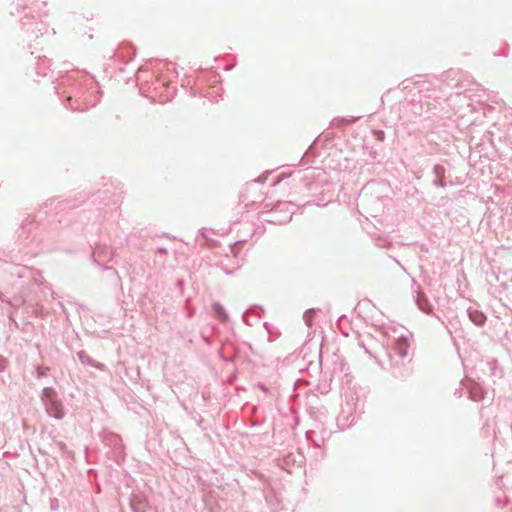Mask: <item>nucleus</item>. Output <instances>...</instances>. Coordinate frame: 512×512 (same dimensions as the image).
Instances as JSON below:
<instances>
[{
  "mask_svg": "<svg viewBox=\"0 0 512 512\" xmlns=\"http://www.w3.org/2000/svg\"><path fill=\"white\" fill-rule=\"evenodd\" d=\"M346 319V316L345 315H341L339 318H338V322H341L343 320Z\"/></svg>",
  "mask_w": 512,
  "mask_h": 512,
  "instance_id": "c85d7f7f",
  "label": "nucleus"
},
{
  "mask_svg": "<svg viewBox=\"0 0 512 512\" xmlns=\"http://www.w3.org/2000/svg\"><path fill=\"white\" fill-rule=\"evenodd\" d=\"M76 355L82 364L91 366L100 371L105 370V365L103 363L95 361L93 358L88 356L85 351L80 350L76 353Z\"/></svg>",
  "mask_w": 512,
  "mask_h": 512,
  "instance_id": "f8f14e48",
  "label": "nucleus"
},
{
  "mask_svg": "<svg viewBox=\"0 0 512 512\" xmlns=\"http://www.w3.org/2000/svg\"><path fill=\"white\" fill-rule=\"evenodd\" d=\"M33 52L30 53V59L28 60L32 66V69L36 76L46 77L52 70L50 69L51 60L46 56L33 57Z\"/></svg>",
  "mask_w": 512,
  "mask_h": 512,
  "instance_id": "1a4fd4ad",
  "label": "nucleus"
},
{
  "mask_svg": "<svg viewBox=\"0 0 512 512\" xmlns=\"http://www.w3.org/2000/svg\"><path fill=\"white\" fill-rule=\"evenodd\" d=\"M377 245L382 246V247H385V246H386V241L379 242Z\"/></svg>",
  "mask_w": 512,
  "mask_h": 512,
  "instance_id": "c756f323",
  "label": "nucleus"
},
{
  "mask_svg": "<svg viewBox=\"0 0 512 512\" xmlns=\"http://www.w3.org/2000/svg\"><path fill=\"white\" fill-rule=\"evenodd\" d=\"M100 438L102 440V443L105 446L112 449L113 454L115 456H120L123 454L124 445H123L122 438L120 437V435H118L114 432L105 430L100 434Z\"/></svg>",
  "mask_w": 512,
  "mask_h": 512,
  "instance_id": "0eeeda50",
  "label": "nucleus"
},
{
  "mask_svg": "<svg viewBox=\"0 0 512 512\" xmlns=\"http://www.w3.org/2000/svg\"><path fill=\"white\" fill-rule=\"evenodd\" d=\"M412 281V287L414 289V292L416 293L415 302L418 308L426 314H431L433 311V305L430 303L425 293L421 290L420 285H418L414 279Z\"/></svg>",
  "mask_w": 512,
  "mask_h": 512,
  "instance_id": "9d476101",
  "label": "nucleus"
},
{
  "mask_svg": "<svg viewBox=\"0 0 512 512\" xmlns=\"http://www.w3.org/2000/svg\"><path fill=\"white\" fill-rule=\"evenodd\" d=\"M114 252L110 247L103 244H98L94 248L92 252L93 262L98 265L102 270L110 271L113 275L117 276V271L110 266L103 265L104 262L111 261L113 258Z\"/></svg>",
  "mask_w": 512,
  "mask_h": 512,
  "instance_id": "423d86ee",
  "label": "nucleus"
},
{
  "mask_svg": "<svg viewBox=\"0 0 512 512\" xmlns=\"http://www.w3.org/2000/svg\"><path fill=\"white\" fill-rule=\"evenodd\" d=\"M496 503H497V505H499V504H500V500H499V498H496Z\"/></svg>",
  "mask_w": 512,
  "mask_h": 512,
  "instance_id": "473e14b6",
  "label": "nucleus"
},
{
  "mask_svg": "<svg viewBox=\"0 0 512 512\" xmlns=\"http://www.w3.org/2000/svg\"><path fill=\"white\" fill-rule=\"evenodd\" d=\"M212 309H213V312L215 313L216 317L221 322H226L228 320V314H227L225 308L219 302H214L212 304Z\"/></svg>",
  "mask_w": 512,
  "mask_h": 512,
  "instance_id": "4468645a",
  "label": "nucleus"
},
{
  "mask_svg": "<svg viewBox=\"0 0 512 512\" xmlns=\"http://www.w3.org/2000/svg\"><path fill=\"white\" fill-rule=\"evenodd\" d=\"M467 315L469 319L477 326H483L487 320L486 315L482 311L472 307L467 309Z\"/></svg>",
  "mask_w": 512,
  "mask_h": 512,
  "instance_id": "ddd939ff",
  "label": "nucleus"
},
{
  "mask_svg": "<svg viewBox=\"0 0 512 512\" xmlns=\"http://www.w3.org/2000/svg\"><path fill=\"white\" fill-rule=\"evenodd\" d=\"M314 176H315V171H314V170H312V171H309V172H308V174H306V176H305V177H306V178H314Z\"/></svg>",
  "mask_w": 512,
  "mask_h": 512,
  "instance_id": "393cba45",
  "label": "nucleus"
},
{
  "mask_svg": "<svg viewBox=\"0 0 512 512\" xmlns=\"http://www.w3.org/2000/svg\"><path fill=\"white\" fill-rule=\"evenodd\" d=\"M7 360L3 356H0V372H3L6 369Z\"/></svg>",
  "mask_w": 512,
  "mask_h": 512,
  "instance_id": "412c9836",
  "label": "nucleus"
},
{
  "mask_svg": "<svg viewBox=\"0 0 512 512\" xmlns=\"http://www.w3.org/2000/svg\"><path fill=\"white\" fill-rule=\"evenodd\" d=\"M257 387H258L259 389H261L262 391H264V392H268V388H267V386H266L264 383H262V382H258V383H257Z\"/></svg>",
  "mask_w": 512,
  "mask_h": 512,
  "instance_id": "4be33fe9",
  "label": "nucleus"
},
{
  "mask_svg": "<svg viewBox=\"0 0 512 512\" xmlns=\"http://www.w3.org/2000/svg\"><path fill=\"white\" fill-rule=\"evenodd\" d=\"M156 252L161 254H167V249L165 247H158L156 249Z\"/></svg>",
  "mask_w": 512,
  "mask_h": 512,
  "instance_id": "b1692460",
  "label": "nucleus"
},
{
  "mask_svg": "<svg viewBox=\"0 0 512 512\" xmlns=\"http://www.w3.org/2000/svg\"><path fill=\"white\" fill-rule=\"evenodd\" d=\"M316 312L315 308L308 309L304 312L303 318L306 324L311 327L312 326V315Z\"/></svg>",
  "mask_w": 512,
  "mask_h": 512,
  "instance_id": "f3484780",
  "label": "nucleus"
},
{
  "mask_svg": "<svg viewBox=\"0 0 512 512\" xmlns=\"http://www.w3.org/2000/svg\"><path fill=\"white\" fill-rule=\"evenodd\" d=\"M412 107H413V110H414L415 113H418V108H420L422 110V108H423V101H422V99L419 101V103L412 104ZM419 114L421 115L422 112H419Z\"/></svg>",
  "mask_w": 512,
  "mask_h": 512,
  "instance_id": "aec40b11",
  "label": "nucleus"
},
{
  "mask_svg": "<svg viewBox=\"0 0 512 512\" xmlns=\"http://www.w3.org/2000/svg\"><path fill=\"white\" fill-rule=\"evenodd\" d=\"M34 11V7L32 6L17 3V12L24 14L21 18V34L19 37L23 43H26L28 49L38 48L42 44L44 35L48 31L47 25L42 20V18L47 15V12H38L36 18L32 14Z\"/></svg>",
  "mask_w": 512,
  "mask_h": 512,
  "instance_id": "f03ea898",
  "label": "nucleus"
},
{
  "mask_svg": "<svg viewBox=\"0 0 512 512\" xmlns=\"http://www.w3.org/2000/svg\"><path fill=\"white\" fill-rule=\"evenodd\" d=\"M432 173L435 176L433 185L438 188H445L447 186L444 181L446 168L442 164H436L432 169Z\"/></svg>",
  "mask_w": 512,
  "mask_h": 512,
  "instance_id": "9b49d317",
  "label": "nucleus"
},
{
  "mask_svg": "<svg viewBox=\"0 0 512 512\" xmlns=\"http://www.w3.org/2000/svg\"><path fill=\"white\" fill-rule=\"evenodd\" d=\"M409 347V338L406 335L401 334L397 338H389L387 342V355L391 365L398 367L400 364H403L408 356Z\"/></svg>",
  "mask_w": 512,
  "mask_h": 512,
  "instance_id": "20e7f679",
  "label": "nucleus"
},
{
  "mask_svg": "<svg viewBox=\"0 0 512 512\" xmlns=\"http://www.w3.org/2000/svg\"><path fill=\"white\" fill-rule=\"evenodd\" d=\"M468 393H469V398L473 401H480L484 398V391L483 389L474 384L473 386H471L468 390Z\"/></svg>",
  "mask_w": 512,
  "mask_h": 512,
  "instance_id": "2eb2a0df",
  "label": "nucleus"
},
{
  "mask_svg": "<svg viewBox=\"0 0 512 512\" xmlns=\"http://www.w3.org/2000/svg\"><path fill=\"white\" fill-rule=\"evenodd\" d=\"M289 207V202L278 203L275 210L271 214V219H269L268 222L280 225L290 222L293 212L289 209Z\"/></svg>",
  "mask_w": 512,
  "mask_h": 512,
  "instance_id": "6e6552de",
  "label": "nucleus"
},
{
  "mask_svg": "<svg viewBox=\"0 0 512 512\" xmlns=\"http://www.w3.org/2000/svg\"><path fill=\"white\" fill-rule=\"evenodd\" d=\"M306 157H307V153L303 154L302 159H301V162H303V163H307V161H306Z\"/></svg>",
  "mask_w": 512,
  "mask_h": 512,
  "instance_id": "cd10ccee",
  "label": "nucleus"
},
{
  "mask_svg": "<svg viewBox=\"0 0 512 512\" xmlns=\"http://www.w3.org/2000/svg\"><path fill=\"white\" fill-rule=\"evenodd\" d=\"M49 371H50L49 367H41V366L37 365V366H35L34 375L37 379H41L43 377H46Z\"/></svg>",
  "mask_w": 512,
  "mask_h": 512,
  "instance_id": "dca6fc26",
  "label": "nucleus"
},
{
  "mask_svg": "<svg viewBox=\"0 0 512 512\" xmlns=\"http://www.w3.org/2000/svg\"><path fill=\"white\" fill-rule=\"evenodd\" d=\"M225 273H226L227 275H231V274H233V271H230V270H227V269H226V270H225Z\"/></svg>",
  "mask_w": 512,
  "mask_h": 512,
  "instance_id": "7c9ffc66",
  "label": "nucleus"
},
{
  "mask_svg": "<svg viewBox=\"0 0 512 512\" xmlns=\"http://www.w3.org/2000/svg\"><path fill=\"white\" fill-rule=\"evenodd\" d=\"M372 133L377 141L383 142L385 140V132L383 130H373Z\"/></svg>",
  "mask_w": 512,
  "mask_h": 512,
  "instance_id": "6ab92c4d",
  "label": "nucleus"
},
{
  "mask_svg": "<svg viewBox=\"0 0 512 512\" xmlns=\"http://www.w3.org/2000/svg\"><path fill=\"white\" fill-rule=\"evenodd\" d=\"M360 346L364 349L365 353L370 354L369 350L366 348L364 344H360Z\"/></svg>",
  "mask_w": 512,
  "mask_h": 512,
  "instance_id": "bb28decb",
  "label": "nucleus"
},
{
  "mask_svg": "<svg viewBox=\"0 0 512 512\" xmlns=\"http://www.w3.org/2000/svg\"><path fill=\"white\" fill-rule=\"evenodd\" d=\"M96 85L87 73L72 71L60 77L55 86L63 104L73 111L94 107L100 100Z\"/></svg>",
  "mask_w": 512,
  "mask_h": 512,
  "instance_id": "f257e3e1",
  "label": "nucleus"
},
{
  "mask_svg": "<svg viewBox=\"0 0 512 512\" xmlns=\"http://www.w3.org/2000/svg\"><path fill=\"white\" fill-rule=\"evenodd\" d=\"M130 508L132 512H145L144 504L142 502L135 503L133 500H131Z\"/></svg>",
  "mask_w": 512,
  "mask_h": 512,
  "instance_id": "a211bd4d",
  "label": "nucleus"
},
{
  "mask_svg": "<svg viewBox=\"0 0 512 512\" xmlns=\"http://www.w3.org/2000/svg\"><path fill=\"white\" fill-rule=\"evenodd\" d=\"M44 213L39 211L36 215L25 218L17 231L18 237L30 243H41L43 240L42 232L46 229V225L41 222Z\"/></svg>",
  "mask_w": 512,
  "mask_h": 512,
  "instance_id": "7ed1b4c3",
  "label": "nucleus"
},
{
  "mask_svg": "<svg viewBox=\"0 0 512 512\" xmlns=\"http://www.w3.org/2000/svg\"><path fill=\"white\" fill-rule=\"evenodd\" d=\"M265 180H266V178H260V177H259V178H257V179L255 180V182H257V183H264V182H265Z\"/></svg>",
  "mask_w": 512,
  "mask_h": 512,
  "instance_id": "a878e982",
  "label": "nucleus"
},
{
  "mask_svg": "<svg viewBox=\"0 0 512 512\" xmlns=\"http://www.w3.org/2000/svg\"><path fill=\"white\" fill-rule=\"evenodd\" d=\"M41 400L49 416L61 420L65 416L64 407L53 387H45L42 390Z\"/></svg>",
  "mask_w": 512,
  "mask_h": 512,
  "instance_id": "39448f33",
  "label": "nucleus"
},
{
  "mask_svg": "<svg viewBox=\"0 0 512 512\" xmlns=\"http://www.w3.org/2000/svg\"><path fill=\"white\" fill-rule=\"evenodd\" d=\"M437 319L445 326V329L447 330V332L450 335H452V331L449 329L448 325L439 316H437Z\"/></svg>",
  "mask_w": 512,
  "mask_h": 512,
  "instance_id": "5701e85b",
  "label": "nucleus"
},
{
  "mask_svg": "<svg viewBox=\"0 0 512 512\" xmlns=\"http://www.w3.org/2000/svg\"><path fill=\"white\" fill-rule=\"evenodd\" d=\"M280 182V179H277L276 181H274L273 185H277L278 183Z\"/></svg>",
  "mask_w": 512,
  "mask_h": 512,
  "instance_id": "2f4dec72",
  "label": "nucleus"
}]
</instances>
